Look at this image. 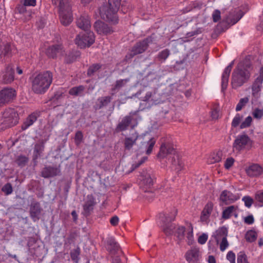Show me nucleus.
Segmentation results:
<instances>
[{
  "instance_id": "1",
  "label": "nucleus",
  "mask_w": 263,
  "mask_h": 263,
  "mask_svg": "<svg viewBox=\"0 0 263 263\" xmlns=\"http://www.w3.org/2000/svg\"><path fill=\"white\" fill-rule=\"evenodd\" d=\"M160 158L168 157V161L177 172L181 171L184 167V163L178 153L174 148V145L170 140H162V144L158 155Z\"/></svg>"
},
{
  "instance_id": "2",
  "label": "nucleus",
  "mask_w": 263,
  "mask_h": 263,
  "mask_svg": "<svg viewBox=\"0 0 263 263\" xmlns=\"http://www.w3.org/2000/svg\"><path fill=\"white\" fill-rule=\"evenodd\" d=\"M53 74L50 71H45L34 75L32 78V89L36 93H45L52 82Z\"/></svg>"
},
{
  "instance_id": "3",
  "label": "nucleus",
  "mask_w": 263,
  "mask_h": 263,
  "mask_svg": "<svg viewBox=\"0 0 263 263\" xmlns=\"http://www.w3.org/2000/svg\"><path fill=\"white\" fill-rule=\"evenodd\" d=\"M121 4V0H108V4L100 9L101 18L106 21L116 24L118 22L117 12Z\"/></svg>"
},
{
  "instance_id": "4",
  "label": "nucleus",
  "mask_w": 263,
  "mask_h": 263,
  "mask_svg": "<svg viewBox=\"0 0 263 263\" xmlns=\"http://www.w3.org/2000/svg\"><path fill=\"white\" fill-rule=\"evenodd\" d=\"M250 68V65L245 66L241 63L237 65L232 74L231 84L233 88L236 89L248 82L251 76Z\"/></svg>"
},
{
  "instance_id": "5",
  "label": "nucleus",
  "mask_w": 263,
  "mask_h": 263,
  "mask_svg": "<svg viewBox=\"0 0 263 263\" xmlns=\"http://www.w3.org/2000/svg\"><path fill=\"white\" fill-rule=\"evenodd\" d=\"M53 5L58 6L60 21L64 26L69 25L73 21L72 5L68 0H51Z\"/></svg>"
},
{
  "instance_id": "6",
  "label": "nucleus",
  "mask_w": 263,
  "mask_h": 263,
  "mask_svg": "<svg viewBox=\"0 0 263 263\" xmlns=\"http://www.w3.org/2000/svg\"><path fill=\"white\" fill-rule=\"evenodd\" d=\"M177 215V210L174 209L170 214H161L160 216V226L162 228L163 232L167 236L174 235L177 226L172 223Z\"/></svg>"
},
{
  "instance_id": "7",
  "label": "nucleus",
  "mask_w": 263,
  "mask_h": 263,
  "mask_svg": "<svg viewBox=\"0 0 263 263\" xmlns=\"http://www.w3.org/2000/svg\"><path fill=\"white\" fill-rule=\"evenodd\" d=\"M153 41V38L150 36L142 41L137 42L132 48L130 52L126 55V59H130L134 56L145 52L148 48L149 45L152 44Z\"/></svg>"
},
{
  "instance_id": "8",
  "label": "nucleus",
  "mask_w": 263,
  "mask_h": 263,
  "mask_svg": "<svg viewBox=\"0 0 263 263\" xmlns=\"http://www.w3.org/2000/svg\"><path fill=\"white\" fill-rule=\"evenodd\" d=\"M95 41L93 32L88 30L80 33L75 39V43L80 48H84L90 47Z\"/></svg>"
},
{
  "instance_id": "9",
  "label": "nucleus",
  "mask_w": 263,
  "mask_h": 263,
  "mask_svg": "<svg viewBox=\"0 0 263 263\" xmlns=\"http://www.w3.org/2000/svg\"><path fill=\"white\" fill-rule=\"evenodd\" d=\"M252 141L248 135L245 134L238 135L235 139L233 147L234 151L240 152L251 147Z\"/></svg>"
},
{
  "instance_id": "10",
  "label": "nucleus",
  "mask_w": 263,
  "mask_h": 263,
  "mask_svg": "<svg viewBox=\"0 0 263 263\" xmlns=\"http://www.w3.org/2000/svg\"><path fill=\"white\" fill-rule=\"evenodd\" d=\"M4 122L8 126H13L18 122V115L13 108L6 109L3 114Z\"/></svg>"
},
{
  "instance_id": "11",
  "label": "nucleus",
  "mask_w": 263,
  "mask_h": 263,
  "mask_svg": "<svg viewBox=\"0 0 263 263\" xmlns=\"http://www.w3.org/2000/svg\"><path fill=\"white\" fill-rule=\"evenodd\" d=\"M140 185L143 190L146 192L153 184V180L151 176L150 173L147 171H143L139 177Z\"/></svg>"
},
{
  "instance_id": "12",
  "label": "nucleus",
  "mask_w": 263,
  "mask_h": 263,
  "mask_svg": "<svg viewBox=\"0 0 263 263\" xmlns=\"http://www.w3.org/2000/svg\"><path fill=\"white\" fill-rule=\"evenodd\" d=\"M64 49L62 44H54L50 46L46 50L47 55L50 58L55 59L58 57L64 55Z\"/></svg>"
},
{
  "instance_id": "13",
  "label": "nucleus",
  "mask_w": 263,
  "mask_h": 263,
  "mask_svg": "<svg viewBox=\"0 0 263 263\" xmlns=\"http://www.w3.org/2000/svg\"><path fill=\"white\" fill-rule=\"evenodd\" d=\"M185 259L189 263H197L200 262L202 256L199 249L197 248H192L188 250L185 255Z\"/></svg>"
},
{
  "instance_id": "14",
  "label": "nucleus",
  "mask_w": 263,
  "mask_h": 263,
  "mask_svg": "<svg viewBox=\"0 0 263 263\" xmlns=\"http://www.w3.org/2000/svg\"><path fill=\"white\" fill-rule=\"evenodd\" d=\"M239 198L238 195L234 194L228 190L223 191L220 195L219 200L223 204H229L237 200Z\"/></svg>"
},
{
  "instance_id": "15",
  "label": "nucleus",
  "mask_w": 263,
  "mask_h": 263,
  "mask_svg": "<svg viewBox=\"0 0 263 263\" xmlns=\"http://www.w3.org/2000/svg\"><path fill=\"white\" fill-rule=\"evenodd\" d=\"M263 83V68L260 69L259 75L256 78L252 85V95L256 97L261 90Z\"/></svg>"
},
{
  "instance_id": "16",
  "label": "nucleus",
  "mask_w": 263,
  "mask_h": 263,
  "mask_svg": "<svg viewBox=\"0 0 263 263\" xmlns=\"http://www.w3.org/2000/svg\"><path fill=\"white\" fill-rule=\"evenodd\" d=\"M15 91L12 88H5L0 91V105L12 100L15 97Z\"/></svg>"
},
{
  "instance_id": "17",
  "label": "nucleus",
  "mask_w": 263,
  "mask_h": 263,
  "mask_svg": "<svg viewBox=\"0 0 263 263\" xmlns=\"http://www.w3.org/2000/svg\"><path fill=\"white\" fill-rule=\"evenodd\" d=\"M234 61H232L224 69L221 77V90L223 91L227 89L229 76L234 65Z\"/></svg>"
},
{
  "instance_id": "18",
  "label": "nucleus",
  "mask_w": 263,
  "mask_h": 263,
  "mask_svg": "<svg viewBox=\"0 0 263 263\" xmlns=\"http://www.w3.org/2000/svg\"><path fill=\"white\" fill-rule=\"evenodd\" d=\"M94 28L97 33L100 34L107 35L113 32L111 27L100 21H97L95 22Z\"/></svg>"
},
{
  "instance_id": "19",
  "label": "nucleus",
  "mask_w": 263,
  "mask_h": 263,
  "mask_svg": "<svg viewBox=\"0 0 263 263\" xmlns=\"http://www.w3.org/2000/svg\"><path fill=\"white\" fill-rule=\"evenodd\" d=\"M76 23L77 26L84 31L89 30L91 27L90 17L86 14H83L78 18Z\"/></svg>"
},
{
  "instance_id": "20",
  "label": "nucleus",
  "mask_w": 263,
  "mask_h": 263,
  "mask_svg": "<svg viewBox=\"0 0 263 263\" xmlns=\"http://www.w3.org/2000/svg\"><path fill=\"white\" fill-rule=\"evenodd\" d=\"M41 211L42 208L39 202H34L31 203L30 207V215L33 221L39 220Z\"/></svg>"
},
{
  "instance_id": "21",
  "label": "nucleus",
  "mask_w": 263,
  "mask_h": 263,
  "mask_svg": "<svg viewBox=\"0 0 263 263\" xmlns=\"http://www.w3.org/2000/svg\"><path fill=\"white\" fill-rule=\"evenodd\" d=\"M213 209V203L212 202H208L205 205L200 215V221L208 222L209 217Z\"/></svg>"
},
{
  "instance_id": "22",
  "label": "nucleus",
  "mask_w": 263,
  "mask_h": 263,
  "mask_svg": "<svg viewBox=\"0 0 263 263\" xmlns=\"http://www.w3.org/2000/svg\"><path fill=\"white\" fill-rule=\"evenodd\" d=\"M61 171L59 168L52 166L45 167L42 171V176L44 178H50L59 175Z\"/></svg>"
},
{
  "instance_id": "23",
  "label": "nucleus",
  "mask_w": 263,
  "mask_h": 263,
  "mask_svg": "<svg viewBox=\"0 0 263 263\" xmlns=\"http://www.w3.org/2000/svg\"><path fill=\"white\" fill-rule=\"evenodd\" d=\"M39 115L37 112H33L29 115L26 119L22 125V129L23 130H26L37 120Z\"/></svg>"
},
{
  "instance_id": "24",
  "label": "nucleus",
  "mask_w": 263,
  "mask_h": 263,
  "mask_svg": "<svg viewBox=\"0 0 263 263\" xmlns=\"http://www.w3.org/2000/svg\"><path fill=\"white\" fill-rule=\"evenodd\" d=\"M14 68L11 65L7 66L3 75V82L6 84L12 82L14 80Z\"/></svg>"
},
{
  "instance_id": "25",
  "label": "nucleus",
  "mask_w": 263,
  "mask_h": 263,
  "mask_svg": "<svg viewBox=\"0 0 263 263\" xmlns=\"http://www.w3.org/2000/svg\"><path fill=\"white\" fill-rule=\"evenodd\" d=\"M96 204L95 198L92 195H88L87 196L86 201L83 205L84 212L89 214L90 212L93 209V206Z\"/></svg>"
},
{
  "instance_id": "26",
  "label": "nucleus",
  "mask_w": 263,
  "mask_h": 263,
  "mask_svg": "<svg viewBox=\"0 0 263 263\" xmlns=\"http://www.w3.org/2000/svg\"><path fill=\"white\" fill-rule=\"evenodd\" d=\"M111 96H104L99 98L96 104V109H100L106 107L111 102Z\"/></svg>"
},
{
  "instance_id": "27",
  "label": "nucleus",
  "mask_w": 263,
  "mask_h": 263,
  "mask_svg": "<svg viewBox=\"0 0 263 263\" xmlns=\"http://www.w3.org/2000/svg\"><path fill=\"white\" fill-rule=\"evenodd\" d=\"M12 46L10 43L0 44V59L3 57H9L11 54Z\"/></svg>"
},
{
  "instance_id": "28",
  "label": "nucleus",
  "mask_w": 263,
  "mask_h": 263,
  "mask_svg": "<svg viewBox=\"0 0 263 263\" xmlns=\"http://www.w3.org/2000/svg\"><path fill=\"white\" fill-rule=\"evenodd\" d=\"M107 243L108 249L111 253H115L120 249V246L113 237H109L107 238Z\"/></svg>"
},
{
  "instance_id": "29",
  "label": "nucleus",
  "mask_w": 263,
  "mask_h": 263,
  "mask_svg": "<svg viewBox=\"0 0 263 263\" xmlns=\"http://www.w3.org/2000/svg\"><path fill=\"white\" fill-rule=\"evenodd\" d=\"M262 172V167L257 164L251 165L247 170L248 174L252 177L257 176Z\"/></svg>"
},
{
  "instance_id": "30",
  "label": "nucleus",
  "mask_w": 263,
  "mask_h": 263,
  "mask_svg": "<svg viewBox=\"0 0 263 263\" xmlns=\"http://www.w3.org/2000/svg\"><path fill=\"white\" fill-rule=\"evenodd\" d=\"M228 231L226 227H222L219 228L216 231L214 234V237L217 243L223 238H227L228 236Z\"/></svg>"
},
{
  "instance_id": "31",
  "label": "nucleus",
  "mask_w": 263,
  "mask_h": 263,
  "mask_svg": "<svg viewBox=\"0 0 263 263\" xmlns=\"http://www.w3.org/2000/svg\"><path fill=\"white\" fill-rule=\"evenodd\" d=\"M138 137V135L136 133L133 134L130 137H126L124 142L125 148L128 150L130 149L135 144Z\"/></svg>"
},
{
  "instance_id": "32",
  "label": "nucleus",
  "mask_w": 263,
  "mask_h": 263,
  "mask_svg": "<svg viewBox=\"0 0 263 263\" xmlns=\"http://www.w3.org/2000/svg\"><path fill=\"white\" fill-rule=\"evenodd\" d=\"M132 118L130 116H125L120 122L117 127V130L118 131H123L127 129L132 122Z\"/></svg>"
},
{
  "instance_id": "33",
  "label": "nucleus",
  "mask_w": 263,
  "mask_h": 263,
  "mask_svg": "<svg viewBox=\"0 0 263 263\" xmlns=\"http://www.w3.org/2000/svg\"><path fill=\"white\" fill-rule=\"evenodd\" d=\"M45 142V141L42 140L39 141L35 145L33 154L34 159H37L39 157H40L41 154L44 151Z\"/></svg>"
},
{
  "instance_id": "34",
  "label": "nucleus",
  "mask_w": 263,
  "mask_h": 263,
  "mask_svg": "<svg viewBox=\"0 0 263 263\" xmlns=\"http://www.w3.org/2000/svg\"><path fill=\"white\" fill-rule=\"evenodd\" d=\"M85 87L83 85H79L73 87L69 90V94L72 96H83L85 90Z\"/></svg>"
},
{
  "instance_id": "35",
  "label": "nucleus",
  "mask_w": 263,
  "mask_h": 263,
  "mask_svg": "<svg viewBox=\"0 0 263 263\" xmlns=\"http://www.w3.org/2000/svg\"><path fill=\"white\" fill-rule=\"evenodd\" d=\"M222 152L218 151L211 153L207 159L209 164H213L219 162L221 160Z\"/></svg>"
},
{
  "instance_id": "36",
  "label": "nucleus",
  "mask_w": 263,
  "mask_h": 263,
  "mask_svg": "<svg viewBox=\"0 0 263 263\" xmlns=\"http://www.w3.org/2000/svg\"><path fill=\"white\" fill-rule=\"evenodd\" d=\"M156 142V140L154 138H151L147 142H144L143 144L145 147L146 154L147 155H149L152 153Z\"/></svg>"
},
{
  "instance_id": "37",
  "label": "nucleus",
  "mask_w": 263,
  "mask_h": 263,
  "mask_svg": "<svg viewBox=\"0 0 263 263\" xmlns=\"http://www.w3.org/2000/svg\"><path fill=\"white\" fill-rule=\"evenodd\" d=\"M80 55V53L78 51H72L66 54L65 61L67 63H70L74 61Z\"/></svg>"
},
{
  "instance_id": "38",
  "label": "nucleus",
  "mask_w": 263,
  "mask_h": 263,
  "mask_svg": "<svg viewBox=\"0 0 263 263\" xmlns=\"http://www.w3.org/2000/svg\"><path fill=\"white\" fill-rule=\"evenodd\" d=\"M235 209L236 208L234 205H231L227 207L222 212V218L224 219H228L230 218L232 215V213L234 211Z\"/></svg>"
},
{
  "instance_id": "39",
  "label": "nucleus",
  "mask_w": 263,
  "mask_h": 263,
  "mask_svg": "<svg viewBox=\"0 0 263 263\" xmlns=\"http://www.w3.org/2000/svg\"><path fill=\"white\" fill-rule=\"evenodd\" d=\"M185 228L183 226H177L174 235L180 240H182L184 237Z\"/></svg>"
},
{
  "instance_id": "40",
  "label": "nucleus",
  "mask_w": 263,
  "mask_h": 263,
  "mask_svg": "<svg viewBox=\"0 0 263 263\" xmlns=\"http://www.w3.org/2000/svg\"><path fill=\"white\" fill-rule=\"evenodd\" d=\"M249 101V97H246L240 99L239 102L236 105V111H240Z\"/></svg>"
},
{
  "instance_id": "41",
  "label": "nucleus",
  "mask_w": 263,
  "mask_h": 263,
  "mask_svg": "<svg viewBox=\"0 0 263 263\" xmlns=\"http://www.w3.org/2000/svg\"><path fill=\"white\" fill-rule=\"evenodd\" d=\"M257 237V235L256 232L253 230L248 231L246 234V239L247 241L250 242L255 241Z\"/></svg>"
},
{
  "instance_id": "42",
  "label": "nucleus",
  "mask_w": 263,
  "mask_h": 263,
  "mask_svg": "<svg viewBox=\"0 0 263 263\" xmlns=\"http://www.w3.org/2000/svg\"><path fill=\"white\" fill-rule=\"evenodd\" d=\"M81 250L79 247H77L76 249L72 250L70 252V257L71 259L76 262H78L79 260V255L80 254Z\"/></svg>"
},
{
  "instance_id": "43",
  "label": "nucleus",
  "mask_w": 263,
  "mask_h": 263,
  "mask_svg": "<svg viewBox=\"0 0 263 263\" xmlns=\"http://www.w3.org/2000/svg\"><path fill=\"white\" fill-rule=\"evenodd\" d=\"M254 199L258 203L259 206H263V190L257 191L255 193Z\"/></svg>"
},
{
  "instance_id": "44",
  "label": "nucleus",
  "mask_w": 263,
  "mask_h": 263,
  "mask_svg": "<svg viewBox=\"0 0 263 263\" xmlns=\"http://www.w3.org/2000/svg\"><path fill=\"white\" fill-rule=\"evenodd\" d=\"M170 54V50L168 49H165L158 53V58L159 61L164 62L169 57Z\"/></svg>"
},
{
  "instance_id": "45",
  "label": "nucleus",
  "mask_w": 263,
  "mask_h": 263,
  "mask_svg": "<svg viewBox=\"0 0 263 263\" xmlns=\"http://www.w3.org/2000/svg\"><path fill=\"white\" fill-rule=\"evenodd\" d=\"M101 66L99 64H93L90 66L87 71V75L91 76L97 72L100 68Z\"/></svg>"
},
{
  "instance_id": "46",
  "label": "nucleus",
  "mask_w": 263,
  "mask_h": 263,
  "mask_svg": "<svg viewBox=\"0 0 263 263\" xmlns=\"http://www.w3.org/2000/svg\"><path fill=\"white\" fill-rule=\"evenodd\" d=\"M18 166L22 167L24 166L28 162V158L24 156H18L15 161Z\"/></svg>"
},
{
  "instance_id": "47",
  "label": "nucleus",
  "mask_w": 263,
  "mask_h": 263,
  "mask_svg": "<svg viewBox=\"0 0 263 263\" xmlns=\"http://www.w3.org/2000/svg\"><path fill=\"white\" fill-rule=\"evenodd\" d=\"M253 117L256 119L260 120L263 117V109L256 108L252 111Z\"/></svg>"
},
{
  "instance_id": "48",
  "label": "nucleus",
  "mask_w": 263,
  "mask_h": 263,
  "mask_svg": "<svg viewBox=\"0 0 263 263\" xmlns=\"http://www.w3.org/2000/svg\"><path fill=\"white\" fill-rule=\"evenodd\" d=\"M237 263H249L247 255L243 252H240L237 254Z\"/></svg>"
},
{
  "instance_id": "49",
  "label": "nucleus",
  "mask_w": 263,
  "mask_h": 263,
  "mask_svg": "<svg viewBox=\"0 0 263 263\" xmlns=\"http://www.w3.org/2000/svg\"><path fill=\"white\" fill-rule=\"evenodd\" d=\"M242 201L244 202L245 205L248 208H250L254 201L253 199L249 196H245L242 198Z\"/></svg>"
},
{
  "instance_id": "50",
  "label": "nucleus",
  "mask_w": 263,
  "mask_h": 263,
  "mask_svg": "<svg viewBox=\"0 0 263 263\" xmlns=\"http://www.w3.org/2000/svg\"><path fill=\"white\" fill-rule=\"evenodd\" d=\"M128 81V80L127 79H121L117 81L116 84L115 85L114 88L112 89V90L115 91L116 89L120 88L121 87H123Z\"/></svg>"
},
{
  "instance_id": "51",
  "label": "nucleus",
  "mask_w": 263,
  "mask_h": 263,
  "mask_svg": "<svg viewBox=\"0 0 263 263\" xmlns=\"http://www.w3.org/2000/svg\"><path fill=\"white\" fill-rule=\"evenodd\" d=\"M252 121V118L251 116L247 117L245 120L241 123L240 127L241 129L248 127L250 126Z\"/></svg>"
},
{
  "instance_id": "52",
  "label": "nucleus",
  "mask_w": 263,
  "mask_h": 263,
  "mask_svg": "<svg viewBox=\"0 0 263 263\" xmlns=\"http://www.w3.org/2000/svg\"><path fill=\"white\" fill-rule=\"evenodd\" d=\"M186 238L188 239L189 243H190V242H192L193 240V228L192 225L191 223L189 224V230L186 233Z\"/></svg>"
},
{
  "instance_id": "53",
  "label": "nucleus",
  "mask_w": 263,
  "mask_h": 263,
  "mask_svg": "<svg viewBox=\"0 0 263 263\" xmlns=\"http://www.w3.org/2000/svg\"><path fill=\"white\" fill-rule=\"evenodd\" d=\"M83 139V135L81 131H78L75 135L74 141L77 145H79Z\"/></svg>"
},
{
  "instance_id": "54",
  "label": "nucleus",
  "mask_w": 263,
  "mask_h": 263,
  "mask_svg": "<svg viewBox=\"0 0 263 263\" xmlns=\"http://www.w3.org/2000/svg\"><path fill=\"white\" fill-rule=\"evenodd\" d=\"M242 117L240 114H237L233 118L232 122V126L234 127H236L239 124L241 120Z\"/></svg>"
},
{
  "instance_id": "55",
  "label": "nucleus",
  "mask_w": 263,
  "mask_h": 263,
  "mask_svg": "<svg viewBox=\"0 0 263 263\" xmlns=\"http://www.w3.org/2000/svg\"><path fill=\"white\" fill-rule=\"evenodd\" d=\"M2 190L6 195H9L13 191L12 186L10 183H7L2 187Z\"/></svg>"
},
{
  "instance_id": "56",
  "label": "nucleus",
  "mask_w": 263,
  "mask_h": 263,
  "mask_svg": "<svg viewBox=\"0 0 263 263\" xmlns=\"http://www.w3.org/2000/svg\"><path fill=\"white\" fill-rule=\"evenodd\" d=\"M229 246V243L227 238H223L221 239V241L220 243V250L223 252L226 250Z\"/></svg>"
},
{
  "instance_id": "57",
  "label": "nucleus",
  "mask_w": 263,
  "mask_h": 263,
  "mask_svg": "<svg viewBox=\"0 0 263 263\" xmlns=\"http://www.w3.org/2000/svg\"><path fill=\"white\" fill-rule=\"evenodd\" d=\"M211 116L213 119H217L219 116V109L218 107H214L212 109Z\"/></svg>"
},
{
  "instance_id": "58",
  "label": "nucleus",
  "mask_w": 263,
  "mask_h": 263,
  "mask_svg": "<svg viewBox=\"0 0 263 263\" xmlns=\"http://www.w3.org/2000/svg\"><path fill=\"white\" fill-rule=\"evenodd\" d=\"M235 254L232 251H229L227 255V259L230 262V263H236L235 262Z\"/></svg>"
},
{
  "instance_id": "59",
  "label": "nucleus",
  "mask_w": 263,
  "mask_h": 263,
  "mask_svg": "<svg viewBox=\"0 0 263 263\" xmlns=\"http://www.w3.org/2000/svg\"><path fill=\"white\" fill-rule=\"evenodd\" d=\"M220 14H221L220 11L218 10H215L213 12V14H212V17H213V20L214 22H217L220 20V18H221Z\"/></svg>"
},
{
  "instance_id": "60",
  "label": "nucleus",
  "mask_w": 263,
  "mask_h": 263,
  "mask_svg": "<svg viewBox=\"0 0 263 263\" xmlns=\"http://www.w3.org/2000/svg\"><path fill=\"white\" fill-rule=\"evenodd\" d=\"M234 159L232 158H228L225 161L224 167L226 169H229L234 164Z\"/></svg>"
},
{
  "instance_id": "61",
  "label": "nucleus",
  "mask_w": 263,
  "mask_h": 263,
  "mask_svg": "<svg viewBox=\"0 0 263 263\" xmlns=\"http://www.w3.org/2000/svg\"><path fill=\"white\" fill-rule=\"evenodd\" d=\"M208 235L203 233L198 237V242L201 245H203L206 242V241L208 240Z\"/></svg>"
},
{
  "instance_id": "62",
  "label": "nucleus",
  "mask_w": 263,
  "mask_h": 263,
  "mask_svg": "<svg viewBox=\"0 0 263 263\" xmlns=\"http://www.w3.org/2000/svg\"><path fill=\"white\" fill-rule=\"evenodd\" d=\"M244 222L247 224H252L254 222V218L252 215L246 216L244 219Z\"/></svg>"
},
{
  "instance_id": "63",
  "label": "nucleus",
  "mask_w": 263,
  "mask_h": 263,
  "mask_svg": "<svg viewBox=\"0 0 263 263\" xmlns=\"http://www.w3.org/2000/svg\"><path fill=\"white\" fill-rule=\"evenodd\" d=\"M36 3V0H24L23 1V4L26 6H35Z\"/></svg>"
},
{
  "instance_id": "64",
  "label": "nucleus",
  "mask_w": 263,
  "mask_h": 263,
  "mask_svg": "<svg viewBox=\"0 0 263 263\" xmlns=\"http://www.w3.org/2000/svg\"><path fill=\"white\" fill-rule=\"evenodd\" d=\"M119 221V219L118 217L117 216H115L111 218L110 220V222L112 226H116L118 224Z\"/></svg>"
}]
</instances>
